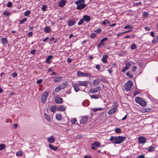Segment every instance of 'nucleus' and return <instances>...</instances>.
Returning a JSON list of instances; mask_svg holds the SVG:
<instances>
[{"label": "nucleus", "instance_id": "nucleus-1", "mask_svg": "<svg viewBox=\"0 0 158 158\" xmlns=\"http://www.w3.org/2000/svg\"><path fill=\"white\" fill-rule=\"evenodd\" d=\"M84 0H79L75 2V4L77 6L76 8L77 10H80L84 9L86 6L84 3Z\"/></svg>", "mask_w": 158, "mask_h": 158}, {"label": "nucleus", "instance_id": "nucleus-2", "mask_svg": "<svg viewBox=\"0 0 158 158\" xmlns=\"http://www.w3.org/2000/svg\"><path fill=\"white\" fill-rule=\"evenodd\" d=\"M136 102L142 106H145L146 105V102L139 97H136L135 98Z\"/></svg>", "mask_w": 158, "mask_h": 158}, {"label": "nucleus", "instance_id": "nucleus-3", "mask_svg": "<svg viewBox=\"0 0 158 158\" xmlns=\"http://www.w3.org/2000/svg\"><path fill=\"white\" fill-rule=\"evenodd\" d=\"M126 138V137L124 136H116V140L115 142H114V143L115 144L120 143L125 141Z\"/></svg>", "mask_w": 158, "mask_h": 158}, {"label": "nucleus", "instance_id": "nucleus-4", "mask_svg": "<svg viewBox=\"0 0 158 158\" xmlns=\"http://www.w3.org/2000/svg\"><path fill=\"white\" fill-rule=\"evenodd\" d=\"M133 85V82L131 80H129L126 83L124 86L125 89L127 91L130 90Z\"/></svg>", "mask_w": 158, "mask_h": 158}, {"label": "nucleus", "instance_id": "nucleus-5", "mask_svg": "<svg viewBox=\"0 0 158 158\" xmlns=\"http://www.w3.org/2000/svg\"><path fill=\"white\" fill-rule=\"evenodd\" d=\"M49 93V91H46L43 93L41 97V102L43 103H44L46 102Z\"/></svg>", "mask_w": 158, "mask_h": 158}, {"label": "nucleus", "instance_id": "nucleus-6", "mask_svg": "<svg viewBox=\"0 0 158 158\" xmlns=\"http://www.w3.org/2000/svg\"><path fill=\"white\" fill-rule=\"evenodd\" d=\"M77 75L79 77H89L91 76L90 75L86 73H82L80 71H78L77 72Z\"/></svg>", "mask_w": 158, "mask_h": 158}, {"label": "nucleus", "instance_id": "nucleus-7", "mask_svg": "<svg viewBox=\"0 0 158 158\" xmlns=\"http://www.w3.org/2000/svg\"><path fill=\"white\" fill-rule=\"evenodd\" d=\"M101 90V87L100 86H97L89 90V92L91 93H97Z\"/></svg>", "mask_w": 158, "mask_h": 158}, {"label": "nucleus", "instance_id": "nucleus-8", "mask_svg": "<svg viewBox=\"0 0 158 158\" xmlns=\"http://www.w3.org/2000/svg\"><path fill=\"white\" fill-rule=\"evenodd\" d=\"M139 143H140L144 144L146 141V139L143 136L139 137L138 139Z\"/></svg>", "mask_w": 158, "mask_h": 158}, {"label": "nucleus", "instance_id": "nucleus-9", "mask_svg": "<svg viewBox=\"0 0 158 158\" xmlns=\"http://www.w3.org/2000/svg\"><path fill=\"white\" fill-rule=\"evenodd\" d=\"M88 118L87 116H83L80 119V123L81 124H85L87 121Z\"/></svg>", "mask_w": 158, "mask_h": 158}, {"label": "nucleus", "instance_id": "nucleus-10", "mask_svg": "<svg viewBox=\"0 0 158 158\" xmlns=\"http://www.w3.org/2000/svg\"><path fill=\"white\" fill-rule=\"evenodd\" d=\"M54 100L57 104H60L62 103L63 99L59 97H55L54 98Z\"/></svg>", "mask_w": 158, "mask_h": 158}, {"label": "nucleus", "instance_id": "nucleus-11", "mask_svg": "<svg viewBox=\"0 0 158 158\" xmlns=\"http://www.w3.org/2000/svg\"><path fill=\"white\" fill-rule=\"evenodd\" d=\"M88 81H78V85H79L81 86H83L85 87H86L88 85Z\"/></svg>", "mask_w": 158, "mask_h": 158}, {"label": "nucleus", "instance_id": "nucleus-12", "mask_svg": "<svg viewBox=\"0 0 158 158\" xmlns=\"http://www.w3.org/2000/svg\"><path fill=\"white\" fill-rule=\"evenodd\" d=\"M117 109L116 107L114 106L113 108L110 110L107 113L109 114H112L114 113L117 110Z\"/></svg>", "mask_w": 158, "mask_h": 158}, {"label": "nucleus", "instance_id": "nucleus-13", "mask_svg": "<svg viewBox=\"0 0 158 158\" xmlns=\"http://www.w3.org/2000/svg\"><path fill=\"white\" fill-rule=\"evenodd\" d=\"M47 141L50 143H52L55 141V138L53 135L50 136L47 139Z\"/></svg>", "mask_w": 158, "mask_h": 158}, {"label": "nucleus", "instance_id": "nucleus-14", "mask_svg": "<svg viewBox=\"0 0 158 158\" xmlns=\"http://www.w3.org/2000/svg\"><path fill=\"white\" fill-rule=\"evenodd\" d=\"M66 109V107L64 106H60L57 108V110L58 111H64Z\"/></svg>", "mask_w": 158, "mask_h": 158}, {"label": "nucleus", "instance_id": "nucleus-15", "mask_svg": "<svg viewBox=\"0 0 158 158\" xmlns=\"http://www.w3.org/2000/svg\"><path fill=\"white\" fill-rule=\"evenodd\" d=\"M66 3V1L65 0H62L59 3V6L60 7H63Z\"/></svg>", "mask_w": 158, "mask_h": 158}, {"label": "nucleus", "instance_id": "nucleus-16", "mask_svg": "<svg viewBox=\"0 0 158 158\" xmlns=\"http://www.w3.org/2000/svg\"><path fill=\"white\" fill-rule=\"evenodd\" d=\"M100 93H99V94L97 95L95 94H93L92 95H89L90 97L92 98H94L95 99H97L98 98H100L101 97V96L100 95H99Z\"/></svg>", "mask_w": 158, "mask_h": 158}, {"label": "nucleus", "instance_id": "nucleus-17", "mask_svg": "<svg viewBox=\"0 0 158 158\" xmlns=\"http://www.w3.org/2000/svg\"><path fill=\"white\" fill-rule=\"evenodd\" d=\"M83 19L84 20H85L86 22H89V21L91 19V18L90 16L87 15H85L83 16Z\"/></svg>", "mask_w": 158, "mask_h": 158}, {"label": "nucleus", "instance_id": "nucleus-18", "mask_svg": "<svg viewBox=\"0 0 158 158\" xmlns=\"http://www.w3.org/2000/svg\"><path fill=\"white\" fill-rule=\"evenodd\" d=\"M92 146H94L97 148L101 146V144L98 141L94 143H93L91 144Z\"/></svg>", "mask_w": 158, "mask_h": 158}, {"label": "nucleus", "instance_id": "nucleus-19", "mask_svg": "<svg viewBox=\"0 0 158 158\" xmlns=\"http://www.w3.org/2000/svg\"><path fill=\"white\" fill-rule=\"evenodd\" d=\"M156 148V146H153L152 145L148 147V152H150L154 151V150Z\"/></svg>", "mask_w": 158, "mask_h": 158}, {"label": "nucleus", "instance_id": "nucleus-20", "mask_svg": "<svg viewBox=\"0 0 158 158\" xmlns=\"http://www.w3.org/2000/svg\"><path fill=\"white\" fill-rule=\"evenodd\" d=\"M75 24V21L73 20H69L68 21V25L69 26H73Z\"/></svg>", "mask_w": 158, "mask_h": 158}, {"label": "nucleus", "instance_id": "nucleus-21", "mask_svg": "<svg viewBox=\"0 0 158 158\" xmlns=\"http://www.w3.org/2000/svg\"><path fill=\"white\" fill-rule=\"evenodd\" d=\"M79 85H78V83L77 84H74L73 85V88L76 92H78L80 90V88L79 87Z\"/></svg>", "mask_w": 158, "mask_h": 158}, {"label": "nucleus", "instance_id": "nucleus-22", "mask_svg": "<svg viewBox=\"0 0 158 158\" xmlns=\"http://www.w3.org/2000/svg\"><path fill=\"white\" fill-rule=\"evenodd\" d=\"M52 57L53 56L52 55L48 56L46 60V62L48 64H50L51 62L50 60L52 59Z\"/></svg>", "mask_w": 158, "mask_h": 158}, {"label": "nucleus", "instance_id": "nucleus-23", "mask_svg": "<svg viewBox=\"0 0 158 158\" xmlns=\"http://www.w3.org/2000/svg\"><path fill=\"white\" fill-rule=\"evenodd\" d=\"M56 118L58 120L60 121L62 119V116L60 114H57L56 115Z\"/></svg>", "mask_w": 158, "mask_h": 158}, {"label": "nucleus", "instance_id": "nucleus-24", "mask_svg": "<svg viewBox=\"0 0 158 158\" xmlns=\"http://www.w3.org/2000/svg\"><path fill=\"white\" fill-rule=\"evenodd\" d=\"M108 56L107 55H104L102 59V61L104 63H106L107 62V58Z\"/></svg>", "mask_w": 158, "mask_h": 158}, {"label": "nucleus", "instance_id": "nucleus-25", "mask_svg": "<svg viewBox=\"0 0 158 158\" xmlns=\"http://www.w3.org/2000/svg\"><path fill=\"white\" fill-rule=\"evenodd\" d=\"M58 86L60 88V89L61 90L66 87V85L65 83H63Z\"/></svg>", "mask_w": 158, "mask_h": 158}, {"label": "nucleus", "instance_id": "nucleus-26", "mask_svg": "<svg viewBox=\"0 0 158 158\" xmlns=\"http://www.w3.org/2000/svg\"><path fill=\"white\" fill-rule=\"evenodd\" d=\"M63 78V77L61 76H59L58 77L55 78L54 79V81L55 82H58L60 81Z\"/></svg>", "mask_w": 158, "mask_h": 158}, {"label": "nucleus", "instance_id": "nucleus-27", "mask_svg": "<svg viewBox=\"0 0 158 158\" xmlns=\"http://www.w3.org/2000/svg\"><path fill=\"white\" fill-rule=\"evenodd\" d=\"M56 106H52L50 108V110L51 111L54 112L56 111Z\"/></svg>", "mask_w": 158, "mask_h": 158}, {"label": "nucleus", "instance_id": "nucleus-28", "mask_svg": "<svg viewBox=\"0 0 158 158\" xmlns=\"http://www.w3.org/2000/svg\"><path fill=\"white\" fill-rule=\"evenodd\" d=\"M49 146L50 148L52 150L54 151H56L57 149V147H54L53 145L50 144H49Z\"/></svg>", "mask_w": 158, "mask_h": 158}, {"label": "nucleus", "instance_id": "nucleus-29", "mask_svg": "<svg viewBox=\"0 0 158 158\" xmlns=\"http://www.w3.org/2000/svg\"><path fill=\"white\" fill-rule=\"evenodd\" d=\"M100 81L98 79H95L93 81V85L94 86H96L99 84Z\"/></svg>", "mask_w": 158, "mask_h": 158}, {"label": "nucleus", "instance_id": "nucleus-30", "mask_svg": "<svg viewBox=\"0 0 158 158\" xmlns=\"http://www.w3.org/2000/svg\"><path fill=\"white\" fill-rule=\"evenodd\" d=\"M1 43L3 44H6L7 43V41L6 38H3L1 39Z\"/></svg>", "mask_w": 158, "mask_h": 158}, {"label": "nucleus", "instance_id": "nucleus-31", "mask_svg": "<svg viewBox=\"0 0 158 158\" xmlns=\"http://www.w3.org/2000/svg\"><path fill=\"white\" fill-rule=\"evenodd\" d=\"M105 43L102 42L101 40L99 43L97 47L98 48H100L102 47L103 46H104Z\"/></svg>", "mask_w": 158, "mask_h": 158}, {"label": "nucleus", "instance_id": "nucleus-32", "mask_svg": "<svg viewBox=\"0 0 158 158\" xmlns=\"http://www.w3.org/2000/svg\"><path fill=\"white\" fill-rule=\"evenodd\" d=\"M44 31L45 32L49 33L51 31L50 28L49 27H47L44 28Z\"/></svg>", "mask_w": 158, "mask_h": 158}, {"label": "nucleus", "instance_id": "nucleus-33", "mask_svg": "<svg viewBox=\"0 0 158 158\" xmlns=\"http://www.w3.org/2000/svg\"><path fill=\"white\" fill-rule=\"evenodd\" d=\"M3 14L5 16H8L11 14V12L5 10L4 11Z\"/></svg>", "mask_w": 158, "mask_h": 158}, {"label": "nucleus", "instance_id": "nucleus-34", "mask_svg": "<svg viewBox=\"0 0 158 158\" xmlns=\"http://www.w3.org/2000/svg\"><path fill=\"white\" fill-rule=\"evenodd\" d=\"M44 116L47 120H48L49 122L51 120V118L50 116H49L48 115L46 114H44Z\"/></svg>", "mask_w": 158, "mask_h": 158}, {"label": "nucleus", "instance_id": "nucleus-35", "mask_svg": "<svg viewBox=\"0 0 158 158\" xmlns=\"http://www.w3.org/2000/svg\"><path fill=\"white\" fill-rule=\"evenodd\" d=\"M27 20V18H24L23 19L19 21V23L20 24H22L24 22H26Z\"/></svg>", "mask_w": 158, "mask_h": 158}, {"label": "nucleus", "instance_id": "nucleus-36", "mask_svg": "<svg viewBox=\"0 0 158 158\" xmlns=\"http://www.w3.org/2000/svg\"><path fill=\"white\" fill-rule=\"evenodd\" d=\"M103 108L99 107L98 108H95L93 109H92V110L93 111H99V110H102Z\"/></svg>", "mask_w": 158, "mask_h": 158}, {"label": "nucleus", "instance_id": "nucleus-37", "mask_svg": "<svg viewBox=\"0 0 158 158\" xmlns=\"http://www.w3.org/2000/svg\"><path fill=\"white\" fill-rule=\"evenodd\" d=\"M23 155V153L21 151H18L16 153V156H22Z\"/></svg>", "mask_w": 158, "mask_h": 158}, {"label": "nucleus", "instance_id": "nucleus-38", "mask_svg": "<svg viewBox=\"0 0 158 158\" xmlns=\"http://www.w3.org/2000/svg\"><path fill=\"white\" fill-rule=\"evenodd\" d=\"M30 10H27L24 13V14L25 16H27L30 14Z\"/></svg>", "mask_w": 158, "mask_h": 158}, {"label": "nucleus", "instance_id": "nucleus-39", "mask_svg": "<svg viewBox=\"0 0 158 158\" xmlns=\"http://www.w3.org/2000/svg\"><path fill=\"white\" fill-rule=\"evenodd\" d=\"M127 75L130 78H132L133 77V74L130 72H128L127 73Z\"/></svg>", "mask_w": 158, "mask_h": 158}, {"label": "nucleus", "instance_id": "nucleus-40", "mask_svg": "<svg viewBox=\"0 0 158 158\" xmlns=\"http://www.w3.org/2000/svg\"><path fill=\"white\" fill-rule=\"evenodd\" d=\"M101 29L100 28H98L94 31L96 33L98 34L100 33L101 31Z\"/></svg>", "mask_w": 158, "mask_h": 158}, {"label": "nucleus", "instance_id": "nucleus-41", "mask_svg": "<svg viewBox=\"0 0 158 158\" xmlns=\"http://www.w3.org/2000/svg\"><path fill=\"white\" fill-rule=\"evenodd\" d=\"M5 145L2 144L0 145V151L3 150L5 147Z\"/></svg>", "mask_w": 158, "mask_h": 158}, {"label": "nucleus", "instance_id": "nucleus-42", "mask_svg": "<svg viewBox=\"0 0 158 158\" xmlns=\"http://www.w3.org/2000/svg\"><path fill=\"white\" fill-rule=\"evenodd\" d=\"M115 132L117 133H120L121 132V130L119 128H117L115 129Z\"/></svg>", "mask_w": 158, "mask_h": 158}, {"label": "nucleus", "instance_id": "nucleus-43", "mask_svg": "<svg viewBox=\"0 0 158 158\" xmlns=\"http://www.w3.org/2000/svg\"><path fill=\"white\" fill-rule=\"evenodd\" d=\"M97 36L96 34L95 33H93L91 34L90 35V37L92 39L94 38V37H96Z\"/></svg>", "mask_w": 158, "mask_h": 158}, {"label": "nucleus", "instance_id": "nucleus-44", "mask_svg": "<svg viewBox=\"0 0 158 158\" xmlns=\"http://www.w3.org/2000/svg\"><path fill=\"white\" fill-rule=\"evenodd\" d=\"M110 140L111 141H112L114 143V142H115L116 140V137H111L110 138Z\"/></svg>", "mask_w": 158, "mask_h": 158}, {"label": "nucleus", "instance_id": "nucleus-45", "mask_svg": "<svg viewBox=\"0 0 158 158\" xmlns=\"http://www.w3.org/2000/svg\"><path fill=\"white\" fill-rule=\"evenodd\" d=\"M61 89H60L59 87L57 86L55 89L54 91L56 93L59 92Z\"/></svg>", "mask_w": 158, "mask_h": 158}, {"label": "nucleus", "instance_id": "nucleus-46", "mask_svg": "<svg viewBox=\"0 0 158 158\" xmlns=\"http://www.w3.org/2000/svg\"><path fill=\"white\" fill-rule=\"evenodd\" d=\"M131 64L130 63L128 62L126 64L125 67H126V68L128 69L131 66Z\"/></svg>", "mask_w": 158, "mask_h": 158}, {"label": "nucleus", "instance_id": "nucleus-47", "mask_svg": "<svg viewBox=\"0 0 158 158\" xmlns=\"http://www.w3.org/2000/svg\"><path fill=\"white\" fill-rule=\"evenodd\" d=\"M84 22V19H81L78 22V25H81L83 24V23Z\"/></svg>", "mask_w": 158, "mask_h": 158}, {"label": "nucleus", "instance_id": "nucleus-48", "mask_svg": "<svg viewBox=\"0 0 158 158\" xmlns=\"http://www.w3.org/2000/svg\"><path fill=\"white\" fill-rule=\"evenodd\" d=\"M46 7H47L46 5H43L42 6V7H41V8L43 11H46Z\"/></svg>", "mask_w": 158, "mask_h": 158}, {"label": "nucleus", "instance_id": "nucleus-49", "mask_svg": "<svg viewBox=\"0 0 158 158\" xmlns=\"http://www.w3.org/2000/svg\"><path fill=\"white\" fill-rule=\"evenodd\" d=\"M148 13L147 12H144L143 13V16L144 17H146L148 15Z\"/></svg>", "mask_w": 158, "mask_h": 158}, {"label": "nucleus", "instance_id": "nucleus-50", "mask_svg": "<svg viewBox=\"0 0 158 158\" xmlns=\"http://www.w3.org/2000/svg\"><path fill=\"white\" fill-rule=\"evenodd\" d=\"M136 158H145V155L143 154L138 155Z\"/></svg>", "mask_w": 158, "mask_h": 158}, {"label": "nucleus", "instance_id": "nucleus-51", "mask_svg": "<svg viewBox=\"0 0 158 158\" xmlns=\"http://www.w3.org/2000/svg\"><path fill=\"white\" fill-rule=\"evenodd\" d=\"M12 3L10 2H9L7 5V6L8 7H10L12 6Z\"/></svg>", "mask_w": 158, "mask_h": 158}, {"label": "nucleus", "instance_id": "nucleus-52", "mask_svg": "<svg viewBox=\"0 0 158 158\" xmlns=\"http://www.w3.org/2000/svg\"><path fill=\"white\" fill-rule=\"evenodd\" d=\"M77 121V119L75 118H74L71 120V122L73 124H75Z\"/></svg>", "mask_w": 158, "mask_h": 158}, {"label": "nucleus", "instance_id": "nucleus-53", "mask_svg": "<svg viewBox=\"0 0 158 158\" xmlns=\"http://www.w3.org/2000/svg\"><path fill=\"white\" fill-rule=\"evenodd\" d=\"M136 48V45L135 44H132L131 46V49H135Z\"/></svg>", "mask_w": 158, "mask_h": 158}, {"label": "nucleus", "instance_id": "nucleus-54", "mask_svg": "<svg viewBox=\"0 0 158 158\" xmlns=\"http://www.w3.org/2000/svg\"><path fill=\"white\" fill-rule=\"evenodd\" d=\"M150 109L149 108H146L145 109H144L143 110V112H149L150 110Z\"/></svg>", "mask_w": 158, "mask_h": 158}, {"label": "nucleus", "instance_id": "nucleus-55", "mask_svg": "<svg viewBox=\"0 0 158 158\" xmlns=\"http://www.w3.org/2000/svg\"><path fill=\"white\" fill-rule=\"evenodd\" d=\"M137 69V67L135 66H133L132 68V70L133 72H135V71Z\"/></svg>", "mask_w": 158, "mask_h": 158}, {"label": "nucleus", "instance_id": "nucleus-56", "mask_svg": "<svg viewBox=\"0 0 158 158\" xmlns=\"http://www.w3.org/2000/svg\"><path fill=\"white\" fill-rule=\"evenodd\" d=\"M33 34V33L32 32H29L27 34V36L29 37H31Z\"/></svg>", "mask_w": 158, "mask_h": 158}, {"label": "nucleus", "instance_id": "nucleus-57", "mask_svg": "<svg viewBox=\"0 0 158 158\" xmlns=\"http://www.w3.org/2000/svg\"><path fill=\"white\" fill-rule=\"evenodd\" d=\"M131 26L130 25H127L125 26L124 28L126 29L127 28H131Z\"/></svg>", "mask_w": 158, "mask_h": 158}, {"label": "nucleus", "instance_id": "nucleus-58", "mask_svg": "<svg viewBox=\"0 0 158 158\" xmlns=\"http://www.w3.org/2000/svg\"><path fill=\"white\" fill-rule=\"evenodd\" d=\"M12 75L13 77H15L17 76V73H13L12 74Z\"/></svg>", "mask_w": 158, "mask_h": 158}, {"label": "nucleus", "instance_id": "nucleus-59", "mask_svg": "<svg viewBox=\"0 0 158 158\" xmlns=\"http://www.w3.org/2000/svg\"><path fill=\"white\" fill-rule=\"evenodd\" d=\"M128 69H127V68L125 67L123 69L122 72H125Z\"/></svg>", "mask_w": 158, "mask_h": 158}, {"label": "nucleus", "instance_id": "nucleus-60", "mask_svg": "<svg viewBox=\"0 0 158 158\" xmlns=\"http://www.w3.org/2000/svg\"><path fill=\"white\" fill-rule=\"evenodd\" d=\"M100 65L99 64H97L96 65L95 68L97 69H100Z\"/></svg>", "mask_w": 158, "mask_h": 158}, {"label": "nucleus", "instance_id": "nucleus-61", "mask_svg": "<svg viewBox=\"0 0 158 158\" xmlns=\"http://www.w3.org/2000/svg\"><path fill=\"white\" fill-rule=\"evenodd\" d=\"M139 94V92L137 91V90H135L134 92V96H135L136 95H137V94Z\"/></svg>", "mask_w": 158, "mask_h": 158}, {"label": "nucleus", "instance_id": "nucleus-62", "mask_svg": "<svg viewBox=\"0 0 158 158\" xmlns=\"http://www.w3.org/2000/svg\"><path fill=\"white\" fill-rule=\"evenodd\" d=\"M158 40L157 39L156 37L153 39V40H152V42L153 43H154L156 42V41H158Z\"/></svg>", "mask_w": 158, "mask_h": 158}, {"label": "nucleus", "instance_id": "nucleus-63", "mask_svg": "<svg viewBox=\"0 0 158 158\" xmlns=\"http://www.w3.org/2000/svg\"><path fill=\"white\" fill-rule=\"evenodd\" d=\"M142 4V3L140 2L138 3H136L134 4V6H136V5H139Z\"/></svg>", "mask_w": 158, "mask_h": 158}, {"label": "nucleus", "instance_id": "nucleus-64", "mask_svg": "<svg viewBox=\"0 0 158 158\" xmlns=\"http://www.w3.org/2000/svg\"><path fill=\"white\" fill-rule=\"evenodd\" d=\"M108 38L107 37H105L102 39L101 40L102 42H104L107 40Z\"/></svg>", "mask_w": 158, "mask_h": 158}]
</instances>
